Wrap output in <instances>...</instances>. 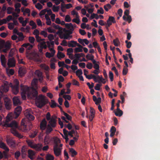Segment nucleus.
Returning a JSON list of instances; mask_svg holds the SVG:
<instances>
[{
	"label": "nucleus",
	"instance_id": "obj_1",
	"mask_svg": "<svg viewBox=\"0 0 160 160\" xmlns=\"http://www.w3.org/2000/svg\"><path fill=\"white\" fill-rule=\"evenodd\" d=\"M32 96V99H35V103L38 107L39 108H42L48 102L47 99L42 95H40L38 97V92L37 90H34Z\"/></svg>",
	"mask_w": 160,
	"mask_h": 160
},
{
	"label": "nucleus",
	"instance_id": "obj_2",
	"mask_svg": "<svg viewBox=\"0 0 160 160\" xmlns=\"http://www.w3.org/2000/svg\"><path fill=\"white\" fill-rule=\"evenodd\" d=\"M8 119L7 118V122L4 123V126L7 128H11V132L15 136L19 138H22L23 136L19 133L16 130V129L18 128V125L17 122L15 121H13L9 123L8 121Z\"/></svg>",
	"mask_w": 160,
	"mask_h": 160
},
{
	"label": "nucleus",
	"instance_id": "obj_3",
	"mask_svg": "<svg viewBox=\"0 0 160 160\" xmlns=\"http://www.w3.org/2000/svg\"><path fill=\"white\" fill-rule=\"evenodd\" d=\"M21 92V96L22 99L25 100L26 98V95L29 98H30L32 99V96L33 94L34 90H35L33 89L32 91H31L30 90V88L27 86L23 85L22 84L20 85Z\"/></svg>",
	"mask_w": 160,
	"mask_h": 160
},
{
	"label": "nucleus",
	"instance_id": "obj_4",
	"mask_svg": "<svg viewBox=\"0 0 160 160\" xmlns=\"http://www.w3.org/2000/svg\"><path fill=\"white\" fill-rule=\"evenodd\" d=\"M86 77L88 79L93 78L95 82H98L99 83L101 82L103 84H105L106 83V81H104L105 79L102 76L100 77L99 75H98L97 77H96L95 75L91 74L90 75H86Z\"/></svg>",
	"mask_w": 160,
	"mask_h": 160
},
{
	"label": "nucleus",
	"instance_id": "obj_5",
	"mask_svg": "<svg viewBox=\"0 0 160 160\" xmlns=\"http://www.w3.org/2000/svg\"><path fill=\"white\" fill-rule=\"evenodd\" d=\"M55 144L53 147L54 153L56 156H58L61 154V150L62 148L58 147V143H60L61 141L59 139L55 141Z\"/></svg>",
	"mask_w": 160,
	"mask_h": 160
},
{
	"label": "nucleus",
	"instance_id": "obj_6",
	"mask_svg": "<svg viewBox=\"0 0 160 160\" xmlns=\"http://www.w3.org/2000/svg\"><path fill=\"white\" fill-rule=\"evenodd\" d=\"M46 118L48 121H49V123L54 128L56 126V117H52L51 118L50 113L48 112L46 114Z\"/></svg>",
	"mask_w": 160,
	"mask_h": 160
},
{
	"label": "nucleus",
	"instance_id": "obj_7",
	"mask_svg": "<svg viewBox=\"0 0 160 160\" xmlns=\"http://www.w3.org/2000/svg\"><path fill=\"white\" fill-rule=\"evenodd\" d=\"M14 82V85L11 83L10 87L12 88V92L15 94H17L18 93L19 91V82L17 79L15 80Z\"/></svg>",
	"mask_w": 160,
	"mask_h": 160
},
{
	"label": "nucleus",
	"instance_id": "obj_8",
	"mask_svg": "<svg viewBox=\"0 0 160 160\" xmlns=\"http://www.w3.org/2000/svg\"><path fill=\"white\" fill-rule=\"evenodd\" d=\"M9 86L8 82L6 81L4 83L3 85H2L0 88V92L2 94L3 92H6L8 91Z\"/></svg>",
	"mask_w": 160,
	"mask_h": 160
},
{
	"label": "nucleus",
	"instance_id": "obj_9",
	"mask_svg": "<svg viewBox=\"0 0 160 160\" xmlns=\"http://www.w3.org/2000/svg\"><path fill=\"white\" fill-rule=\"evenodd\" d=\"M3 99L6 108L8 109H10L11 107V100L10 99L6 97H4Z\"/></svg>",
	"mask_w": 160,
	"mask_h": 160
},
{
	"label": "nucleus",
	"instance_id": "obj_10",
	"mask_svg": "<svg viewBox=\"0 0 160 160\" xmlns=\"http://www.w3.org/2000/svg\"><path fill=\"white\" fill-rule=\"evenodd\" d=\"M6 141L8 144L9 147L14 148L16 146V141L12 138H7Z\"/></svg>",
	"mask_w": 160,
	"mask_h": 160
},
{
	"label": "nucleus",
	"instance_id": "obj_11",
	"mask_svg": "<svg viewBox=\"0 0 160 160\" xmlns=\"http://www.w3.org/2000/svg\"><path fill=\"white\" fill-rule=\"evenodd\" d=\"M8 66L9 68L13 67L16 65V62L14 58H9L7 63Z\"/></svg>",
	"mask_w": 160,
	"mask_h": 160
},
{
	"label": "nucleus",
	"instance_id": "obj_12",
	"mask_svg": "<svg viewBox=\"0 0 160 160\" xmlns=\"http://www.w3.org/2000/svg\"><path fill=\"white\" fill-rule=\"evenodd\" d=\"M22 110V108L21 106H18L16 107L14 110V114L15 115V118H17L20 114Z\"/></svg>",
	"mask_w": 160,
	"mask_h": 160
},
{
	"label": "nucleus",
	"instance_id": "obj_13",
	"mask_svg": "<svg viewBox=\"0 0 160 160\" xmlns=\"http://www.w3.org/2000/svg\"><path fill=\"white\" fill-rule=\"evenodd\" d=\"M20 129L22 131L27 132H28L29 130L27 128V126L25 124V122H24V120H22L21 123V126L20 128Z\"/></svg>",
	"mask_w": 160,
	"mask_h": 160
},
{
	"label": "nucleus",
	"instance_id": "obj_14",
	"mask_svg": "<svg viewBox=\"0 0 160 160\" xmlns=\"http://www.w3.org/2000/svg\"><path fill=\"white\" fill-rule=\"evenodd\" d=\"M108 27H110L112 25V23H115L116 22V20L114 17L109 16L107 21Z\"/></svg>",
	"mask_w": 160,
	"mask_h": 160
},
{
	"label": "nucleus",
	"instance_id": "obj_15",
	"mask_svg": "<svg viewBox=\"0 0 160 160\" xmlns=\"http://www.w3.org/2000/svg\"><path fill=\"white\" fill-rule=\"evenodd\" d=\"M25 115L27 118L29 120H33L34 119V117L32 115L28 110L26 111L25 112Z\"/></svg>",
	"mask_w": 160,
	"mask_h": 160
},
{
	"label": "nucleus",
	"instance_id": "obj_16",
	"mask_svg": "<svg viewBox=\"0 0 160 160\" xmlns=\"http://www.w3.org/2000/svg\"><path fill=\"white\" fill-rule=\"evenodd\" d=\"M0 61L2 65L4 67L6 66L7 60L5 56L3 54H1L0 56Z\"/></svg>",
	"mask_w": 160,
	"mask_h": 160
},
{
	"label": "nucleus",
	"instance_id": "obj_17",
	"mask_svg": "<svg viewBox=\"0 0 160 160\" xmlns=\"http://www.w3.org/2000/svg\"><path fill=\"white\" fill-rule=\"evenodd\" d=\"M28 157L32 160L35 158V152L32 150L29 149L28 151Z\"/></svg>",
	"mask_w": 160,
	"mask_h": 160
},
{
	"label": "nucleus",
	"instance_id": "obj_18",
	"mask_svg": "<svg viewBox=\"0 0 160 160\" xmlns=\"http://www.w3.org/2000/svg\"><path fill=\"white\" fill-rule=\"evenodd\" d=\"M32 87L30 88V90L31 91H32L33 89H35L36 90H37V89L38 88L37 84V80L36 79H34L33 80L32 82Z\"/></svg>",
	"mask_w": 160,
	"mask_h": 160
},
{
	"label": "nucleus",
	"instance_id": "obj_19",
	"mask_svg": "<svg viewBox=\"0 0 160 160\" xmlns=\"http://www.w3.org/2000/svg\"><path fill=\"white\" fill-rule=\"evenodd\" d=\"M9 155L6 151H3L2 152L0 151V160L4 158V159H8Z\"/></svg>",
	"mask_w": 160,
	"mask_h": 160
},
{
	"label": "nucleus",
	"instance_id": "obj_20",
	"mask_svg": "<svg viewBox=\"0 0 160 160\" xmlns=\"http://www.w3.org/2000/svg\"><path fill=\"white\" fill-rule=\"evenodd\" d=\"M47 122L45 119H43L41 122L40 124V128L42 130H44L47 125Z\"/></svg>",
	"mask_w": 160,
	"mask_h": 160
},
{
	"label": "nucleus",
	"instance_id": "obj_21",
	"mask_svg": "<svg viewBox=\"0 0 160 160\" xmlns=\"http://www.w3.org/2000/svg\"><path fill=\"white\" fill-rule=\"evenodd\" d=\"M0 148L5 150V151H6L7 153H8L9 151V148L6 146V145L3 142H0Z\"/></svg>",
	"mask_w": 160,
	"mask_h": 160
},
{
	"label": "nucleus",
	"instance_id": "obj_22",
	"mask_svg": "<svg viewBox=\"0 0 160 160\" xmlns=\"http://www.w3.org/2000/svg\"><path fill=\"white\" fill-rule=\"evenodd\" d=\"M13 105L16 106L18 104H20L21 102L20 100L18 97H14L12 99Z\"/></svg>",
	"mask_w": 160,
	"mask_h": 160
},
{
	"label": "nucleus",
	"instance_id": "obj_23",
	"mask_svg": "<svg viewBox=\"0 0 160 160\" xmlns=\"http://www.w3.org/2000/svg\"><path fill=\"white\" fill-rule=\"evenodd\" d=\"M18 74L21 77L23 76L26 73V71L24 68H20L18 70Z\"/></svg>",
	"mask_w": 160,
	"mask_h": 160
},
{
	"label": "nucleus",
	"instance_id": "obj_24",
	"mask_svg": "<svg viewBox=\"0 0 160 160\" xmlns=\"http://www.w3.org/2000/svg\"><path fill=\"white\" fill-rule=\"evenodd\" d=\"M22 46L25 47L28 50H31L33 47L32 45L29 43H24L22 45Z\"/></svg>",
	"mask_w": 160,
	"mask_h": 160
},
{
	"label": "nucleus",
	"instance_id": "obj_25",
	"mask_svg": "<svg viewBox=\"0 0 160 160\" xmlns=\"http://www.w3.org/2000/svg\"><path fill=\"white\" fill-rule=\"evenodd\" d=\"M35 74L39 78L40 80L42 79L43 77L42 76V73L39 70H36L35 72Z\"/></svg>",
	"mask_w": 160,
	"mask_h": 160
},
{
	"label": "nucleus",
	"instance_id": "obj_26",
	"mask_svg": "<svg viewBox=\"0 0 160 160\" xmlns=\"http://www.w3.org/2000/svg\"><path fill=\"white\" fill-rule=\"evenodd\" d=\"M42 146V145L39 144H34L32 148L37 151H40L41 149Z\"/></svg>",
	"mask_w": 160,
	"mask_h": 160
},
{
	"label": "nucleus",
	"instance_id": "obj_27",
	"mask_svg": "<svg viewBox=\"0 0 160 160\" xmlns=\"http://www.w3.org/2000/svg\"><path fill=\"white\" fill-rule=\"evenodd\" d=\"M46 42H43L40 43V48L41 49L39 50V51L41 52L42 51L43 48L46 49L47 48V46L46 44Z\"/></svg>",
	"mask_w": 160,
	"mask_h": 160
},
{
	"label": "nucleus",
	"instance_id": "obj_28",
	"mask_svg": "<svg viewBox=\"0 0 160 160\" xmlns=\"http://www.w3.org/2000/svg\"><path fill=\"white\" fill-rule=\"evenodd\" d=\"M115 114L116 116L119 117L121 116L123 114L122 111L119 108V110H118V109H117L116 111H114Z\"/></svg>",
	"mask_w": 160,
	"mask_h": 160
},
{
	"label": "nucleus",
	"instance_id": "obj_29",
	"mask_svg": "<svg viewBox=\"0 0 160 160\" xmlns=\"http://www.w3.org/2000/svg\"><path fill=\"white\" fill-rule=\"evenodd\" d=\"M57 56L58 59H61V58H63L65 57V55L62 52L58 51V52Z\"/></svg>",
	"mask_w": 160,
	"mask_h": 160
},
{
	"label": "nucleus",
	"instance_id": "obj_30",
	"mask_svg": "<svg viewBox=\"0 0 160 160\" xmlns=\"http://www.w3.org/2000/svg\"><path fill=\"white\" fill-rule=\"evenodd\" d=\"M66 28L69 30H74L73 27L72 23H66Z\"/></svg>",
	"mask_w": 160,
	"mask_h": 160
},
{
	"label": "nucleus",
	"instance_id": "obj_31",
	"mask_svg": "<svg viewBox=\"0 0 160 160\" xmlns=\"http://www.w3.org/2000/svg\"><path fill=\"white\" fill-rule=\"evenodd\" d=\"M69 152L71 154V156L74 157L77 154V152L73 148H69Z\"/></svg>",
	"mask_w": 160,
	"mask_h": 160
},
{
	"label": "nucleus",
	"instance_id": "obj_32",
	"mask_svg": "<svg viewBox=\"0 0 160 160\" xmlns=\"http://www.w3.org/2000/svg\"><path fill=\"white\" fill-rule=\"evenodd\" d=\"M52 128V127L49 123V124L48 125V127L46 130V133L47 134H49L52 131L53 129Z\"/></svg>",
	"mask_w": 160,
	"mask_h": 160
},
{
	"label": "nucleus",
	"instance_id": "obj_33",
	"mask_svg": "<svg viewBox=\"0 0 160 160\" xmlns=\"http://www.w3.org/2000/svg\"><path fill=\"white\" fill-rule=\"evenodd\" d=\"M113 43L114 45L116 47H118L120 45V42L118 38L113 40Z\"/></svg>",
	"mask_w": 160,
	"mask_h": 160
},
{
	"label": "nucleus",
	"instance_id": "obj_34",
	"mask_svg": "<svg viewBox=\"0 0 160 160\" xmlns=\"http://www.w3.org/2000/svg\"><path fill=\"white\" fill-rule=\"evenodd\" d=\"M15 52V49L14 48H12L11 49L9 54L8 57L10 58V57H12Z\"/></svg>",
	"mask_w": 160,
	"mask_h": 160
},
{
	"label": "nucleus",
	"instance_id": "obj_35",
	"mask_svg": "<svg viewBox=\"0 0 160 160\" xmlns=\"http://www.w3.org/2000/svg\"><path fill=\"white\" fill-rule=\"evenodd\" d=\"M40 67L42 68L45 70L48 71L49 70V68L48 66L44 64H42L40 65Z\"/></svg>",
	"mask_w": 160,
	"mask_h": 160
},
{
	"label": "nucleus",
	"instance_id": "obj_36",
	"mask_svg": "<svg viewBox=\"0 0 160 160\" xmlns=\"http://www.w3.org/2000/svg\"><path fill=\"white\" fill-rule=\"evenodd\" d=\"M103 8L105 11L107 12H108V11L109 9L111 8L112 6L110 4L108 3L104 5Z\"/></svg>",
	"mask_w": 160,
	"mask_h": 160
},
{
	"label": "nucleus",
	"instance_id": "obj_37",
	"mask_svg": "<svg viewBox=\"0 0 160 160\" xmlns=\"http://www.w3.org/2000/svg\"><path fill=\"white\" fill-rule=\"evenodd\" d=\"M26 142L28 146L32 148L34 144L33 142L30 140H27Z\"/></svg>",
	"mask_w": 160,
	"mask_h": 160
},
{
	"label": "nucleus",
	"instance_id": "obj_38",
	"mask_svg": "<svg viewBox=\"0 0 160 160\" xmlns=\"http://www.w3.org/2000/svg\"><path fill=\"white\" fill-rule=\"evenodd\" d=\"M72 41H74L73 40L71 41H70L68 42V47H76V44L74 42H72Z\"/></svg>",
	"mask_w": 160,
	"mask_h": 160
},
{
	"label": "nucleus",
	"instance_id": "obj_39",
	"mask_svg": "<svg viewBox=\"0 0 160 160\" xmlns=\"http://www.w3.org/2000/svg\"><path fill=\"white\" fill-rule=\"evenodd\" d=\"M51 102V104L50 105L51 108H53L57 106L58 104L54 100H52Z\"/></svg>",
	"mask_w": 160,
	"mask_h": 160
},
{
	"label": "nucleus",
	"instance_id": "obj_40",
	"mask_svg": "<svg viewBox=\"0 0 160 160\" xmlns=\"http://www.w3.org/2000/svg\"><path fill=\"white\" fill-rule=\"evenodd\" d=\"M72 21L73 22H75L77 24H79L80 23V20L79 19V16H76V18H74L72 20Z\"/></svg>",
	"mask_w": 160,
	"mask_h": 160
},
{
	"label": "nucleus",
	"instance_id": "obj_41",
	"mask_svg": "<svg viewBox=\"0 0 160 160\" xmlns=\"http://www.w3.org/2000/svg\"><path fill=\"white\" fill-rule=\"evenodd\" d=\"M29 24L30 26H32V29H34L36 28V25L33 21L31 20L30 21Z\"/></svg>",
	"mask_w": 160,
	"mask_h": 160
},
{
	"label": "nucleus",
	"instance_id": "obj_42",
	"mask_svg": "<svg viewBox=\"0 0 160 160\" xmlns=\"http://www.w3.org/2000/svg\"><path fill=\"white\" fill-rule=\"evenodd\" d=\"M37 133L38 131L35 130L29 135V137L31 138H34L37 135Z\"/></svg>",
	"mask_w": 160,
	"mask_h": 160
},
{
	"label": "nucleus",
	"instance_id": "obj_43",
	"mask_svg": "<svg viewBox=\"0 0 160 160\" xmlns=\"http://www.w3.org/2000/svg\"><path fill=\"white\" fill-rule=\"evenodd\" d=\"M13 10V8L11 7H8L7 9V13L8 14L12 13V11Z\"/></svg>",
	"mask_w": 160,
	"mask_h": 160
},
{
	"label": "nucleus",
	"instance_id": "obj_44",
	"mask_svg": "<svg viewBox=\"0 0 160 160\" xmlns=\"http://www.w3.org/2000/svg\"><path fill=\"white\" fill-rule=\"evenodd\" d=\"M63 115L66 117L67 119L68 120H71L72 119V117L69 114L64 112H63Z\"/></svg>",
	"mask_w": 160,
	"mask_h": 160
},
{
	"label": "nucleus",
	"instance_id": "obj_45",
	"mask_svg": "<svg viewBox=\"0 0 160 160\" xmlns=\"http://www.w3.org/2000/svg\"><path fill=\"white\" fill-rule=\"evenodd\" d=\"M76 75L78 76H79L82 74V72L81 69H78L76 72Z\"/></svg>",
	"mask_w": 160,
	"mask_h": 160
},
{
	"label": "nucleus",
	"instance_id": "obj_46",
	"mask_svg": "<svg viewBox=\"0 0 160 160\" xmlns=\"http://www.w3.org/2000/svg\"><path fill=\"white\" fill-rule=\"evenodd\" d=\"M14 27V24L12 22H10L8 24V27L10 30H12Z\"/></svg>",
	"mask_w": 160,
	"mask_h": 160
},
{
	"label": "nucleus",
	"instance_id": "obj_47",
	"mask_svg": "<svg viewBox=\"0 0 160 160\" xmlns=\"http://www.w3.org/2000/svg\"><path fill=\"white\" fill-rule=\"evenodd\" d=\"M28 40L31 43L33 44L34 42L35 39L33 37H29Z\"/></svg>",
	"mask_w": 160,
	"mask_h": 160
},
{
	"label": "nucleus",
	"instance_id": "obj_48",
	"mask_svg": "<svg viewBox=\"0 0 160 160\" xmlns=\"http://www.w3.org/2000/svg\"><path fill=\"white\" fill-rule=\"evenodd\" d=\"M47 160H54V157L53 156L48 155L46 157Z\"/></svg>",
	"mask_w": 160,
	"mask_h": 160
},
{
	"label": "nucleus",
	"instance_id": "obj_49",
	"mask_svg": "<svg viewBox=\"0 0 160 160\" xmlns=\"http://www.w3.org/2000/svg\"><path fill=\"white\" fill-rule=\"evenodd\" d=\"M71 18L69 15H67L66 16L65 19V21L66 22H70L71 21Z\"/></svg>",
	"mask_w": 160,
	"mask_h": 160
},
{
	"label": "nucleus",
	"instance_id": "obj_50",
	"mask_svg": "<svg viewBox=\"0 0 160 160\" xmlns=\"http://www.w3.org/2000/svg\"><path fill=\"white\" fill-rule=\"evenodd\" d=\"M109 76L111 81H112L113 79V74L111 71H110L109 73Z\"/></svg>",
	"mask_w": 160,
	"mask_h": 160
},
{
	"label": "nucleus",
	"instance_id": "obj_51",
	"mask_svg": "<svg viewBox=\"0 0 160 160\" xmlns=\"http://www.w3.org/2000/svg\"><path fill=\"white\" fill-rule=\"evenodd\" d=\"M11 47V44L8 42H7L6 43V44L5 45V47L6 48L8 49L9 50Z\"/></svg>",
	"mask_w": 160,
	"mask_h": 160
},
{
	"label": "nucleus",
	"instance_id": "obj_52",
	"mask_svg": "<svg viewBox=\"0 0 160 160\" xmlns=\"http://www.w3.org/2000/svg\"><path fill=\"white\" fill-rule=\"evenodd\" d=\"M82 48H75L74 52L76 53L81 52H82Z\"/></svg>",
	"mask_w": 160,
	"mask_h": 160
},
{
	"label": "nucleus",
	"instance_id": "obj_53",
	"mask_svg": "<svg viewBox=\"0 0 160 160\" xmlns=\"http://www.w3.org/2000/svg\"><path fill=\"white\" fill-rule=\"evenodd\" d=\"M63 98L65 99V100L68 99L69 100H70L71 99V96L68 95H63Z\"/></svg>",
	"mask_w": 160,
	"mask_h": 160
},
{
	"label": "nucleus",
	"instance_id": "obj_54",
	"mask_svg": "<svg viewBox=\"0 0 160 160\" xmlns=\"http://www.w3.org/2000/svg\"><path fill=\"white\" fill-rule=\"evenodd\" d=\"M128 68H126L125 67H124L122 71V74L123 75H126L128 72Z\"/></svg>",
	"mask_w": 160,
	"mask_h": 160
},
{
	"label": "nucleus",
	"instance_id": "obj_55",
	"mask_svg": "<svg viewBox=\"0 0 160 160\" xmlns=\"http://www.w3.org/2000/svg\"><path fill=\"white\" fill-rule=\"evenodd\" d=\"M35 7L38 10H40L42 8V6L39 3H38L35 5Z\"/></svg>",
	"mask_w": 160,
	"mask_h": 160
},
{
	"label": "nucleus",
	"instance_id": "obj_56",
	"mask_svg": "<svg viewBox=\"0 0 160 160\" xmlns=\"http://www.w3.org/2000/svg\"><path fill=\"white\" fill-rule=\"evenodd\" d=\"M87 84L88 86L90 89L92 88L94 86V84L93 82H92L91 84H90L89 82H88L87 83Z\"/></svg>",
	"mask_w": 160,
	"mask_h": 160
},
{
	"label": "nucleus",
	"instance_id": "obj_57",
	"mask_svg": "<svg viewBox=\"0 0 160 160\" xmlns=\"http://www.w3.org/2000/svg\"><path fill=\"white\" fill-rule=\"evenodd\" d=\"M72 84L74 85H76L79 86V83L78 81L76 80L75 79L72 80Z\"/></svg>",
	"mask_w": 160,
	"mask_h": 160
},
{
	"label": "nucleus",
	"instance_id": "obj_58",
	"mask_svg": "<svg viewBox=\"0 0 160 160\" xmlns=\"http://www.w3.org/2000/svg\"><path fill=\"white\" fill-rule=\"evenodd\" d=\"M48 39L50 41H51L52 40H53L54 39V36L52 34H49L48 35Z\"/></svg>",
	"mask_w": 160,
	"mask_h": 160
},
{
	"label": "nucleus",
	"instance_id": "obj_59",
	"mask_svg": "<svg viewBox=\"0 0 160 160\" xmlns=\"http://www.w3.org/2000/svg\"><path fill=\"white\" fill-rule=\"evenodd\" d=\"M47 12V9H44L42 10L39 13V15L40 16H42L45 14L46 12Z\"/></svg>",
	"mask_w": 160,
	"mask_h": 160
},
{
	"label": "nucleus",
	"instance_id": "obj_60",
	"mask_svg": "<svg viewBox=\"0 0 160 160\" xmlns=\"http://www.w3.org/2000/svg\"><path fill=\"white\" fill-rule=\"evenodd\" d=\"M90 112L91 113V115L92 116H94L95 113V110L92 107L90 108Z\"/></svg>",
	"mask_w": 160,
	"mask_h": 160
},
{
	"label": "nucleus",
	"instance_id": "obj_61",
	"mask_svg": "<svg viewBox=\"0 0 160 160\" xmlns=\"http://www.w3.org/2000/svg\"><path fill=\"white\" fill-rule=\"evenodd\" d=\"M20 155V153L19 151H17L15 153L14 155L15 158L18 159Z\"/></svg>",
	"mask_w": 160,
	"mask_h": 160
},
{
	"label": "nucleus",
	"instance_id": "obj_62",
	"mask_svg": "<svg viewBox=\"0 0 160 160\" xmlns=\"http://www.w3.org/2000/svg\"><path fill=\"white\" fill-rule=\"evenodd\" d=\"M58 82H63L64 80V78L63 77L60 75L59 76L58 78Z\"/></svg>",
	"mask_w": 160,
	"mask_h": 160
},
{
	"label": "nucleus",
	"instance_id": "obj_63",
	"mask_svg": "<svg viewBox=\"0 0 160 160\" xmlns=\"http://www.w3.org/2000/svg\"><path fill=\"white\" fill-rule=\"evenodd\" d=\"M97 13L103 14L104 13V10L102 8H100L98 10Z\"/></svg>",
	"mask_w": 160,
	"mask_h": 160
},
{
	"label": "nucleus",
	"instance_id": "obj_64",
	"mask_svg": "<svg viewBox=\"0 0 160 160\" xmlns=\"http://www.w3.org/2000/svg\"><path fill=\"white\" fill-rule=\"evenodd\" d=\"M86 67L89 69H91L92 67V64L91 63L88 62L86 65Z\"/></svg>",
	"mask_w": 160,
	"mask_h": 160
}]
</instances>
